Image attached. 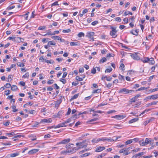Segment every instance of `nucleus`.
<instances>
[{"mask_svg": "<svg viewBox=\"0 0 158 158\" xmlns=\"http://www.w3.org/2000/svg\"><path fill=\"white\" fill-rule=\"evenodd\" d=\"M148 63H149V64H154L155 63V61L154 60V59L152 57L149 58Z\"/></svg>", "mask_w": 158, "mask_h": 158, "instance_id": "22", "label": "nucleus"}, {"mask_svg": "<svg viewBox=\"0 0 158 158\" xmlns=\"http://www.w3.org/2000/svg\"><path fill=\"white\" fill-rule=\"evenodd\" d=\"M150 141V138H146L144 141H143V140H142L139 142L140 145L141 146H145L149 144Z\"/></svg>", "mask_w": 158, "mask_h": 158, "instance_id": "3", "label": "nucleus"}, {"mask_svg": "<svg viewBox=\"0 0 158 158\" xmlns=\"http://www.w3.org/2000/svg\"><path fill=\"white\" fill-rule=\"evenodd\" d=\"M123 116H120V115H115L114 116V118H117L118 119H121V118Z\"/></svg>", "mask_w": 158, "mask_h": 158, "instance_id": "52", "label": "nucleus"}, {"mask_svg": "<svg viewBox=\"0 0 158 158\" xmlns=\"http://www.w3.org/2000/svg\"><path fill=\"white\" fill-rule=\"evenodd\" d=\"M60 81L61 82H62L64 84H65L66 82V79L65 78H64L61 79L60 80Z\"/></svg>", "mask_w": 158, "mask_h": 158, "instance_id": "49", "label": "nucleus"}, {"mask_svg": "<svg viewBox=\"0 0 158 158\" xmlns=\"http://www.w3.org/2000/svg\"><path fill=\"white\" fill-rule=\"evenodd\" d=\"M30 13L29 12H27L26 14L24 15H22V16L24 17V18H25V19H28V16H27L28 14H29Z\"/></svg>", "mask_w": 158, "mask_h": 158, "instance_id": "51", "label": "nucleus"}, {"mask_svg": "<svg viewBox=\"0 0 158 158\" xmlns=\"http://www.w3.org/2000/svg\"><path fill=\"white\" fill-rule=\"evenodd\" d=\"M53 86L57 89H58L60 88L56 84H54L53 85Z\"/></svg>", "mask_w": 158, "mask_h": 158, "instance_id": "56", "label": "nucleus"}, {"mask_svg": "<svg viewBox=\"0 0 158 158\" xmlns=\"http://www.w3.org/2000/svg\"><path fill=\"white\" fill-rule=\"evenodd\" d=\"M52 38L54 39V40H59L60 38V37L58 36H54L52 37Z\"/></svg>", "mask_w": 158, "mask_h": 158, "instance_id": "45", "label": "nucleus"}, {"mask_svg": "<svg viewBox=\"0 0 158 158\" xmlns=\"http://www.w3.org/2000/svg\"><path fill=\"white\" fill-rule=\"evenodd\" d=\"M105 148L104 147L99 146L96 148L95 152H99L104 150Z\"/></svg>", "mask_w": 158, "mask_h": 158, "instance_id": "12", "label": "nucleus"}, {"mask_svg": "<svg viewBox=\"0 0 158 158\" xmlns=\"http://www.w3.org/2000/svg\"><path fill=\"white\" fill-rule=\"evenodd\" d=\"M147 88L144 87H141L136 90V91L147 89Z\"/></svg>", "mask_w": 158, "mask_h": 158, "instance_id": "47", "label": "nucleus"}, {"mask_svg": "<svg viewBox=\"0 0 158 158\" xmlns=\"http://www.w3.org/2000/svg\"><path fill=\"white\" fill-rule=\"evenodd\" d=\"M10 91L9 90H7L5 91V94L6 95H8L9 94H10Z\"/></svg>", "mask_w": 158, "mask_h": 158, "instance_id": "57", "label": "nucleus"}, {"mask_svg": "<svg viewBox=\"0 0 158 158\" xmlns=\"http://www.w3.org/2000/svg\"><path fill=\"white\" fill-rule=\"evenodd\" d=\"M94 34V33L93 32H88L86 35V36L88 37L90 40H94L93 35Z\"/></svg>", "mask_w": 158, "mask_h": 158, "instance_id": "6", "label": "nucleus"}, {"mask_svg": "<svg viewBox=\"0 0 158 158\" xmlns=\"http://www.w3.org/2000/svg\"><path fill=\"white\" fill-rule=\"evenodd\" d=\"M51 137V135L49 134L46 135L44 136V138L45 139L50 138Z\"/></svg>", "mask_w": 158, "mask_h": 158, "instance_id": "64", "label": "nucleus"}, {"mask_svg": "<svg viewBox=\"0 0 158 158\" xmlns=\"http://www.w3.org/2000/svg\"><path fill=\"white\" fill-rule=\"evenodd\" d=\"M132 142V140L130 139L127 140L125 142V144L126 145H128L131 144Z\"/></svg>", "mask_w": 158, "mask_h": 158, "instance_id": "40", "label": "nucleus"}, {"mask_svg": "<svg viewBox=\"0 0 158 158\" xmlns=\"http://www.w3.org/2000/svg\"><path fill=\"white\" fill-rule=\"evenodd\" d=\"M70 140L69 138L64 139L62 140L61 142L57 143L56 145H57L60 144H65L69 143Z\"/></svg>", "mask_w": 158, "mask_h": 158, "instance_id": "9", "label": "nucleus"}, {"mask_svg": "<svg viewBox=\"0 0 158 158\" xmlns=\"http://www.w3.org/2000/svg\"><path fill=\"white\" fill-rule=\"evenodd\" d=\"M22 38L19 37H15V41L17 40L18 41V42L19 43L20 42H21V39H22Z\"/></svg>", "mask_w": 158, "mask_h": 158, "instance_id": "46", "label": "nucleus"}, {"mask_svg": "<svg viewBox=\"0 0 158 158\" xmlns=\"http://www.w3.org/2000/svg\"><path fill=\"white\" fill-rule=\"evenodd\" d=\"M15 132L8 133L6 134V135L8 136L9 137H11L12 136L14 135H15Z\"/></svg>", "mask_w": 158, "mask_h": 158, "instance_id": "37", "label": "nucleus"}, {"mask_svg": "<svg viewBox=\"0 0 158 158\" xmlns=\"http://www.w3.org/2000/svg\"><path fill=\"white\" fill-rule=\"evenodd\" d=\"M112 70V69L110 67L109 69H107L105 70V72L106 73H110L111 72Z\"/></svg>", "mask_w": 158, "mask_h": 158, "instance_id": "33", "label": "nucleus"}, {"mask_svg": "<svg viewBox=\"0 0 158 158\" xmlns=\"http://www.w3.org/2000/svg\"><path fill=\"white\" fill-rule=\"evenodd\" d=\"M144 154L143 152H141L140 153H139L138 154H137L136 155H135L132 156L131 158H136L137 157L140 156H142Z\"/></svg>", "mask_w": 158, "mask_h": 158, "instance_id": "20", "label": "nucleus"}, {"mask_svg": "<svg viewBox=\"0 0 158 158\" xmlns=\"http://www.w3.org/2000/svg\"><path fill=\"white\" fill-rule=\"evenodd\" d=\"M140 150V148H136L135 149H133L132 150V151L133 152V153H135L137 152H138Z\"/></svg>", "mask_w": 158, "mask_h": 158, "instance_id": "41", "label": "nucleus"}, {"mask_svg": "<svg viewBox=\"0 0 158 158\" xmlns=\"http://www.w3.org/2000/svg\"><path fill=\"white\" fill-rule=\"evenodd\" d=\"M10 123V122L8 120L6 122L4 123H3V124L6 126H8Z\"/></svg>", "mask_w": 158, "mask_h": 158, "instance_id": "53", "label": "nucleus"}, {"mask_svg": "<svg viewBox=\"0 0 158 158\" xmlns=\"http://www.w3.org/2000/svg\"><path fill=\"white\" fill-rule=\"evenodd\" d=\"M103 141H107L108 142H112L113 141H114V140L113 139H111L110 138H107L106 137H103Z\"/></svg>", "mask_w": 158, "mask_h": 158, "instance_id": "15", "label": "nucleus"}, {"mask_svg": "<svg viewBox=\"0 0 158 158\" xmlns=\"http://www.w3.org/2000/svg\"><path fill=\"white\" fill-rule=\"evenodd\" d=\"M70 44L71 46H77L79 45V43L77 42H71Z\"/></svg>", "mask_w": 158, "mask_h": 158, "instance_id": "28", "label": "nucleus"}, {"mask_svg": "<svg viewBox=\"0 0 158 158\" xmlns=\"http://www.w3.org/2000/svg\"><path fill=\"white\" fill-rule=\"evenodd\" d=\"M135 91L134 90H129L125 88L121 89L118 91L119 94L123 93L124 94H130L134 92Z\"/></svg>", "mask_w": 158, "mask_h": 158, "instance_id": "1", "label": "nucleus"}, {"mask_svg": "<svg viewBox=\"0 0 158 158\" xmlns=\"http://www.w3.org/2000/svg\"><path fill=\"white\" fill-rule=\"evenodd\" d=\"M11 85L10 83H6L5 85L4 86L7 88H9L11 87Z\"/></svg>", "mask_w": 158, "mask_h": 158, "instance_id": "55", "label": "nucleus"}, {"mask_svg": "<svg viewBox=\"0 0 158 158\" xmlns=\"http://www.w3.org/2000/svg\"><path fill=\"white\" fill-rule=\"evenodd\" d=\"M85 140L83 141L82 142L77 143H76V145L79 146L78 148H85L87 146L88 144L85 143Z\"/></svg>", "mask_w": 158, "mask_h": 158, "instance_id": "4", "label": "nucleus"}, {"mask_svg": "<svg viewBox=\"0 0 158 158\" xmlns=\"http://www.w3.org/2000/svg\"><path fill=\"white\" fill-rule=\"evenodd\" d=\"M72 148V149H70V150H68L69 153H74L76 151H77L79 149V148H78L77 147H73Z\"/></svg>", "mask_w": 158, "mask_h": 158, "instance_id": "13", "label": "nucleus"}, {"mask_svg": "<svg viewBox=\"0 0 158 158\" xmlns=\"http://www.w3.org/2000/svg\"><path fill=\"white\" fill-rule=\"evenodd\" d=\"M29 76V73H27L25 74L23 76V77L28 78Z\"/></svg>", "mask_w": 158, "mask_h": 158, "instance_id": "39", "label": "nucleus"}, {"mask_svg": "<svg viewBox=\"0 0 158 158\" xmlns=\"http://www.w3.org/2000/svg\"><path fill=\"white\" fill-rule=\"evenodd\" d=\"M140 97L141 95L140 94H137L130 100V102H131V103H132L133 102H135L137 100V99Z\"/></svg>", "mask_w": 158, "mask_h": 158, "instance_id": "8", "label": "nucleus"}, {"mask_svg": "<svg viewBox=\"0 0 158 158\" xmlns=\"http://www.w3.org/2000/svg\"><path fill=\"white\" fill-rule=\"evenodd\" d=\"M12 108L13 109V112H15L18 111V110L16 109V107L15 106H12Z\"/></svg>", "mask_w": 158, "mask_h": 158, "instance_id": "36", "label": "nucleus"}, {"mask_svg": "<svg viewBox=\"0 0 158 158\" xmlns=\"http://www.w3.org/2000/svg\"><path fill=\"white\" fill-rule=\"evenodd\" d=\"M85 35L82 32H79L77 35V36L79 37H84Z\"/></svg>", "mask_w": 158, "mask_h": 158, "instance_id": "32", "label": "nucleus"}, {"mask_svg": "<svg viewBox=\"0 0 158 158\" xmlns=\"http://www.w3.org/2000/svg\"><path fill=\"white\" fill-rule=\"evenodd\" d=\"M79 95V94H75L73 95L71 98L70 100H72L73 99L77 98Z\"/></svg>", "mask_w": 158, "mask_h": 158, "instance_id": "27", "label": "nucleus"}, {"mask_svg": "<svg viewBox=\"0 0 158 158\" xmlns=\"http://www.w3.org/2000/svg\"><path fill=\"white\" fill-rule=\"evenodd\" d=\"M134 31V30H132L130 31V33L133 35H135L136 36L138 34V30L136 29L135 31V33H133V32Z\"/></svg>", "mask_w": 158, "mask_h": 158, "instance_id": "23", "label": "nucleus"}, {"mask_svg": "<svg viewBox=\"0 0 158 158\" xmlns=\"http://www.w3.org/2000/svg\"><path fill=\"white\" fill-rule=\"evenodd\" d=\"M112 78L111 76H109L108 77H107L106 80L108 81H110L111 80Z\"/></svg>", "mask_w": 158, "mask_h": 158, "instance_id": "62", "label": "nucleus"}, {"mask_svg": "<svg viewBox=\"0 0 158 158\" xmlns=\"http://www.w3.org/2000/svg\"><path fill=\"white\" fill-rule=\"evenodd\" d=\"M39 150V149H32L28 152V154L29 155H32L34 153L37 152Z\"/></svg>", "mask_w": 158, "mask_h": 158, "instance_id": "11", "label": "nucleus"}, {"mask_svg": "<svg viewBox=\"0 0 158 158\" xmlns=\"http://www.w3.org/2000/svg\"><path fill=\"white\" fill-rule=\"evenodd\" d=\"M151 110L150 109H146L145 110L143 111L139 115V116H141L142 115H143V114H145V112H147L148 111H150Z\"/></svg>", "mask_w": 158, "mask_h": 158, "instance_id": "43", "label": "nucleus"}, {"mask_svg": "<svg viewBox=\"0 0 158 158\" xmlns=\"http://www.w3.org/2000/svg\"><path fill=\"white\" fill-rule=\"evenodd\" d=\"M19 152H16L13 153H11L9 155V157H14L19 156Z\"/></svg>", "mask_w": 158, "mask_h": 158, "instance_id": "16", "label": "nucleus"}, {"mask_svg": "<svg viewBox=\"0 0 158 158\" xmlns=\"http://www.w3.org/2000/svg\"><path fill=\"white\" fill-rule=\"evenodd\" d=\"M116 27H111L110 28L111 31L110 32V35L112 36L113 38H115L117 36V31L116 30Z\"/></svg>", "mask_w": 158, "mask_h": 158, "instance_id": "2", "label": "nucleus"}, {"mask_svg": "<svg viewBox=\"0 0 158 158\" xmlns=\"http://www.w3.org/2000/svg\"><path fill=\"white\" fill-rule=\"evenodd\" d=\"M46 28L45 26H40L38 30H43L45 29Z\"/></svg>", "mask_w": 158, "mask_h": 158, "instance_id": "48", "label": "nucleus"}, {"mask_svg": "<svg viewBox=\"0 0 158 158\" xmlns=\"http://www.w3.org/2000/svg\"><path fill=\"white\" fill-rule=\"evenodd\" d=\"M103 137L101 138L94 139L92 140V143H96L100 141H103Z\"/></svg>", "mask_w": 158, "mask_h": 158, "instance_id": "14", "label": "nucleus"}, {"mask_svg": "<svg viewBox=\"0 0 158 158\" xmlns=\"http://www.w3.org/2000/svg\"><path fill=\"white\" fill-rule=\"evenodd\" d=\"M71 109L69 108L68 109V111L66 114V115H69L71 113Z\"/></svg>", "mask_w": 158, "mask_h": 158, "instance_id": "63", "label": "nucleus"}, {"mask_svg": "<svg viewBox=\"0 0 158 158\" xmlns=\"http://www.w3.org/2000/svg\"><path fill=\"white\" fill-rule=\"evenodd\" d=\"M52 121V120L51 118H49L48 119H42L40 123H50Z\"/></svg>", "mask_w": 158, "mask_h": 158, "instance_id": "7", "label": "nucleus"}, {"mask_svg": "<svg viewBox=\"0 0 158 158\" xmlns=\"http://www.w3.org/2000/svg\"><path fill=\"white\" fill-rule=\"evenodd\" d=\"M48 44L49 47H50L51 45H54L56 44V43L53 41H49Z\"/></svg>", "mask_w": 158, "mask_h": 158, "instance_id": "30", "label": "nucleus"}, {"mask_svg": "<svg viewBox=\"0 0 158 158\" xmlns=\"http://www.w3.org/2000/svg\"><path fill=\"white\" fill-rule=\"evenodd\" d=\"M90 153H85L84 154H83L82 155H81V157H85L87 156H89L90 154Z\"/></svg>", "mask_w": 158, "mask_h": 158, "instance_id": "54", "label": "nucleus"}, {"mask_svg": "<svg viewBox=\"0 0 158 158\" xmlns=\"http://www.w3.org/2000/svg\"><path fill=\"white\" fill-rule=\"evenodd\" d=\"M74 144H71L66 145V148H67L68 150H70L72 148H73Z\"/></svg>", "mask_w": 158, "mask_h": 158, "instance_id": "25", "label": "nucleus"}, {"mask_svg": "<svg viewBox=\"0 0 158 158\" xmlns=\"http://www.w3.org/2000/svg\"><path fill=\"white\" fill-rule=\"evenodd\" d=\"M15 7V6H9L7 8L6 10H10L14 8Z\"/></svg>", "mask_w": 158, "mask_h": 158, "instance_id": "44", "label": "nucleus"}, {"mask_svg": "<svg viewBox=\"0 0 158 158\" xmlns=\"http://www.w3.org/2000/svg\"><path fill=\"white\" fill-rule=\"evenodd\" d=\"M54 82V80L52 79L50 80L47 82V83L48 84L50 85L53 84Z\"/></svg>", "mask_w": 158, "mask_h": 158, "instance_id": "59", "label": "nucleus"}, {"mask_svg": "<svg viewBox=\"0 0 158 158\" xmlns=\"http://www.w3.org/2000/svg\"><path fill=\"white\" fill-rule=\"evenodd\" d=\"M149 60V58L148 57H144L143 59H141V61L144 63L148 62Z\"/></svg>", "mask_w": 158, "mask_h": 158, "instance_id": "24", "label": "nucleus"}, {"mask_svg": "<svg viewBox=\"0 0 158 158\" xmlns=\"http://www.w3.org/2000/svg\"><path fill=\"white\" fill-rule=\"evenodd\" d=\"M76 79L79 81H81L83 80V78L80 77L79 76H77L76 77Z\"/></svg>", "mask_w": 158, "mask_h": 158, "instance_id": "38", "label": "nucleus"}, {"mask_svg": "<svg viewBox=\"0 0 158 158\" xmlns=\"http://www.w3.org/2000/svg\"><path fill=\"white\" fill-rule=\"evenodd\" d=\"M71 30L69 29H68L66 30H63L62 31V32L64 33H69L71 31Z\"/></svg>", "mask_w": 158, "mask_h": 158, "instance_id": "42", "label": "nucleus"}, {"mask_svg": "<svg viewBox=\"0 0 158 158\" xmlns=\"http://www.w3.org/2000/svg\"><path fill=\"white\" fill-rule=\"evenodd\" d=\"M62 101L61 99H60L59 100H58L57 101H56V102H55V107H57V108H58L59 107V106L60 105V104L62 102Z\"/></svg>", "mask_w": 158, "mask_h": 158, "instance_id": "18", "label": "nucleus"}, {"mask_svg": "<svg viewBox=\"0 0 158 158\" xmlns=\"http://www.w3.org/2000/svg\"><path fill=\"white\" fill-rule=\"evenodd\" d=\"M98 21L95 20L94 21L91 23V24L92 25L95 26V25H96V24H98Z\"/></svg>", "mask_w": 158, "mask_h": 158, "instance_id": "60", "label": "nucleus"}, {"mask_svg": "<svg viewBox=\"0 0 158 158\" xmlns=\"http://www.w3.org/2000/svg\"><path fill=\"white\" fill-rule=\"evenodd\" d=\"M154 118L153 117H151L148 120L145 121L144 122V124L145 126L149 123L152 121L153 119Z\"/></svg>", "mask_w": 158, "mask_h": 158, "instance_id": "19", "label": "nucleus"}, {"mask_svg": "<svg viewBox=\"0 0 158 158\" xmlns=\"http://www.w3.org/2000/svg\"><path fill=\"white\" fill-rule=\"evenodd\" d=\"M139 120V118H134L133 119H132L131 120H130L129 121V123H135L137 121Z\"/></svg>", "mask_w": 158, "mask_h": 158, "instance_id": "21", "label": "nucleus"}, {"mask_svg": "<svg viewBox=\"0 0 158 158\" xmlns=\"http://www.w3.org/2000/svg\"><path fill=\"white\" fill-rule=\"evenodd\" d=\"M18 89L17 87L15 85H12L11 87V89L13 91H15Z\"/></svg>", "mask_w": 158, "mask_h": 158, "instance_id": "29", "label": "nucleus"}, {"mask_svg": "<svg viewBox=\"0 0 158 158\" xmlns=\"http://www.w3.org/2000/svg\"><path fill=\"white\" fill-rule=\"evenodd\" d=\"M105 85L108 88H110L111 87L112 85V84L110 83H109L108 84H106Z\"/></svg>", "mask_w": 158, "mask_h": 158, "instance_id": "61", "label": "nucleus"}, {"mask_svg": "<svg viewBox=\"0 0 158 158\" xmlns=\"http://www.w3.org/2000/svg\"><path fill=\"white\" fill-rule=\"evenodd\" d=\"M134 72L132 70L129 71L127 72V75H131L134 73Z\"/></svg>", "mask_w": 158, "mask_h": 158, "instance_id": "58", "label": "nucleus"}, {"mask_svg": "<svg viewBox=\"0 0 158 158\" xmlns=\"http://www.w3.org/2000/svg\"><path fill=\"white\" fill-rule=\"evenodd\" d=\"M96 68H93L91 70V73L94 74L96 73Z\"/></svg>", "mask_w": 158, "mask_h": 158, "instance_id": "50", "label": "nucleus"}, {"mask_svg": "<svg viewBox=\"0 0 158 158\" xmlns=\"http://www.w3.org/2000/svg\"><path fill=\"white\" fill-rule=\"evenodd\" d=\"M118 78L121 80H125V77L124 76L121 75L120 74H119Z\"/></svg>", "mask_w": 158, "mask_h": 158, "instance_id": "34", "label": "nucleus"}, {"mask_svg": "<svg viewBox=\"0 0 158 158\" xmlns=\"http://www.w3.org/2000/svg\"><path fill=\"white\" fill-rule=\"evenodd\" d=\"M66 127V125H65V123L64 122V123H61L58 124L55 127V128H59L60 127Z\"/></svg>", "mask_w": 158, "mask_h": 158, "instance_id": "17", "label": "nucleus"}, {"mask_svg": "<svg viewBox=\"0 0 158 158\" xmlns=\"http://www.w3.org/2000/svg\"><path fill=\"white\" fill-rule=\"evenodd\" d=\"M158 98V94H155L153 95L149 96L146 97L144 99V100H145L147 99H153L155 100Z\"/></svg>", "mask_w": 158, "mask_h": 158, "instance_id": "5", "label": "nucleus"}, {"mask_svg": "<svg viewBox=\"0 0 158 158\" xmlns=\"http://www.w3.org/2000/svg\"><path fill=\"white\" fill-rule=\"evenodd\" d=\"M124 67H125V66L122 63L120 65L119 68H120V70H121V71L122 72H123L124 71V70L125 69Z\"/></svg>", "mask_w": 158, "mask_h": 158, "instance_id": "26", "label": "nucleus"}, {"mask_svg": "<svg viewBox=\"0 0 158 158\" xmlns=\"http://www.w3.org/2000/svg\"><path fill=\"white\" fill-rule=\"evenodd\" d=\"M106 59L105 57H103L102 59H101L99 61L100 63H103L106 62Z\"/></svg>", "mask_w": 158, "mask_h": 158, "instance_id": "35", "label": "nucleus"}, {"mask_svg": "<svg viewBox=\"0 0 158 158\" xmlns=\"http://www.w3.org/2000/svg\"><path fill=\"white\" fill-rule=\"evenodd\" d=\"M139 53L136 52L135 54H132L131 56L134 59L136 60H139L140 59V57L138 55Z\"/></svg>", "mask_w": 158, "mask_h": 158, "instance_id": "10", "label": "nucleus"}, {"mask_svg": "<svg viewBox=\"0 0 158 158\" xmlns=\"http://www.w3.org/2000/svg\"><path fill=\"white\" fill-rule=\"evenodd\" d=\"M17 65L20 67H23L24 66V64L23 63L20 62H18L17 63Z\"/></svg>", "mask_w": 158, "mask_h": 158, "instance_id": "31", "label": "nucleus"}]
</instances>
